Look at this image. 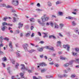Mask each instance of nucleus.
<instances>
[{"mask_svg": "<svg viewBox=\"0 0 79 79\" xmlns=\"http://www.w3.org/2000/svg\"><path fill=\"white\" fill-rule=\"evenodd\" d=\"M20 66H22V67L21 68V70H22V71H25V70L27 71V68H25V65H24V64H21L20 65Z\"/></svg>", "mask_w": 79, "mask_h": 79, "instance_id": "nucleus-2", "label": "nucleus"}, {"mask_svg": "<svg viewBox=\"0 0 79 79\" xmlns=\"http://www.w3.org/2000/svg\"><path fill=\"white\" fill-rule=\"evenodd\" d=\"M47 66V64L44 63H40L39 65L37 66V68H40V66Z\"/></svg>", "mask_w": 79, "mask_h": 79, "instance_id": "nucleus-5", "label": "nucleus"}, {"mask_svg": "<svg viewBox=\"0 0 79 79\" xmlns=\"http://www.w3.org/2000/svg\"><path fill=\"white\" fill-rule=\"evenodd\" d=\"M53 76H48V75H46V77H47V78H50L51 77H53Z\"/></svg>", "mask_w": 79, "mask_h": 79, "instance_id": "nucleus-30", "label": "nucleus"}, {"mask_svg": "<svg viewBox=\"0 0 79 79\" xmlns=\"http://www.w3.org/2000/svg\"><path fill=\"white\" fill-rule=\"evenodd\" d=\"M1 30H2V31H4L5 30V29L7 28V27L6 26H5L4 27H1Z\"/></svg>", "mask_w": 79, "mask_h": 79, "instance_id": "nucleus-9", "label": "nucleus"}, {"mask_svg": "<svg viewBox=\"0 0 79 79\" xmlns=\"http://www.w3.org/2000/svg\"><path fill=\"white\" fill-rule=\"evenodd\" d=\"M4 39L5 40H7V41H8L9 40V38H8L7 37L4 38Z\"/></svg>", "mask_w": 79, "mask_h": 79, "instance_id": "nucleus-36", "label": "nucleus"}, {"mask_svg": "<svg viewBox=\"0 0 79 79\" xmlns=\"http://www.w3.org/2000/svg\"><path fill=\"white\" fill-rule=\"evenodd\" d=\"M48 5L49 6H50L52 5V3L50 2L49 1L48 2Z\"/></svg>", "mask_w": 79, "mask_h": 79, "instance_id": "nucleus-28", "label": "nucleus"}, {"mask_svg": "<svg viewBox=\"0 0 79 79\" xmlns=\"http://www.w3.org/2000/svg\"><path fill=\"white\" fill-rule=\"evenodd\" d=\"M0 53L1 55H3L4 54V53H3V52L1 51H0Z\"/></svg>", "mask_w": 79, "mask_h": 79, "instance_id": "nucleus-51", "label": "nucleus"}, {"mask_svg": "<svg viewBox=\"0 0 79 79\" xmlns=\"http://www.w3.org/2000/svg\"><path fill=\"white\" fill-rule=\"evenodd\" d=\"M38 34L40 36H41V33H40V32H38Z\"/></svg>", "mask_w": 79, "mask_h": 79, "instance_id": "nucleus-58", "label": "nucleus"}, {"mask_svg": "<svg viewBox=\"0 0 79 79\" xmlns=\"http://www.w3.org/2000/svg\"><path fill=\"white\" fill-rule=\"evenodd\" d=\"M68 19H73V18L71 16H69L68 17Z\"/></svg>", "mask_w": 79, "mask_h": 79, "instance_id": "nucleus-53", "label": "nucleus"}, {"mask_svg": "<svg viewBox=\"0 0 79 79\" xmlns=\"http://www.w3.org/2000/svg\"><path fill=\"white\" fill-rule=\"evenodd\" d=\"M76 62L77 63H78L79 64V58L76 59Z\"/></svg>", "mask_w": 79, "mask_h": 79, "instance_id": "nucleus-32", "label": "nucleus"}, {"mask_svg": "<svg viewBox=\"0 0 79 79\" xmlns=\"http://www.w3.org/2000/svg\"><path fill=\"white\" fill-rule=\"evenodd\" d=\"M48 37V36L47 35H44V36H43L44 38H45V37Z\"/></svg>", "mask_w": 79, "mask_h": 79, "instance_id": "nucleus-60", "label": "nucleus"}, {"mask_svg": "<svg viewBox=\"0 0 79 79\" xmlns=\"http://www.w3.org/2000/svg\"><path fill=\"white\" fill-rule=\"evenodd\" d=\"M20 75L21 76L22 78H24V73H20Z\"/></svg>", "mask_w": 79, "mask_h": 79, "instance_id": "nucleus-20", "label": "nucleus"}, {"mask_svg": "<svg viewBox=\"0 0 79 79\" xmlns=\"http://www.w3.org/2000/svg\"><path fill=\"white\" fill-rule=\"evenodd\" d=\"M19 26V28L20 29L21 28V27H23V23H19L18 24Z\"/></svg>", "mask_w": 79, "mask_h": 79, "instance_id": "nucleus-11", "label": "nucleus"}, {"mask_svg": "<svg viewBox=\"0 0 79 79\" xmlns=\"http://www.w3.org/2000/svg\"><path fill=\"white\" fill-rule=\"evenodd\" d=\"M30 34H31V32L29 31L26 34L25 36L26 37H29L30 36Z\"/></svg>", "mask_w": 79, "mask_h": 79, "instance_id": "nucleus-14", "label": "nucleus"}, {"mask_svg": "<svg viewBox=\"0 0 79 79\" xmlns=\"http://www.w3.org/2000/svg\"><path fill=\"white\" fill-rule=\"evenodd\" d=\"M6 8H11V6H6Z\"/></svg>", "mask_w": 79, "mask_h": 79, "instance_id": "nucleus-64", "label": "nucleus"}, {"mask_svg": "<svg viewBox=\"0 0 79 79\" xmlns=\"http://www.w3.org/2000/svg\"><path fill=\"white\" fill-rule=\"evenodd\" d=\"M30 21L31 22H34L35 21V19L34 18H31L30 19Z\"/></svg>", "mask_w": 79, "mask_h": 79, "instance_id": "nucleus-17", "label": "nucleus"}, {"mask_svg": "<svg viewBox=\"0 0 79 79\" xmlns=\"http://www.w3.org/2000/svg\"><path fill=\"white\" fill-rule=\"evenodd\" d=\"M74 60H72L71 61H70L69 62V64H73V62H74Z\"/></svg>", "mask_w": 79, "mask_h": 79, "instance_id": "nucleus-37", "label": "nucleus"}, {"mask_svg": "<svg viewBox=\"0 0 79 79\" xmlns=\"http://www.w3.org/2000/svg\"><path fill=\"white\" fill-rule=\"evenodd\" d=\"M13 22H16V18L15 17H13Z\"/></svg>", "mask_w": 79, "mask_h": 79, "instance_id": "nucleus-45", "label": "nucleus"}, {"mask_svg": "<svg viewBox=\"0 0 79 79\" xmlns=\"http://www.w3.org/2000/svg\"><path fill=\"white\" fill-rule=\"evenodd\" d=\"M38 22V23H39L40 24H41V25H42V26H44V25H45V23H41L40 22V20L39 19H38L37 20Z\"/></svg>", "mask_w": 79, "mask_h": 79, "instance_id": "nucleus-8", "label": "nucleus"}, {"mask_svg": "<svg viewBox=\"0 0 79 79\" xmlns=\"http://www.w3.org/2000/svg\"><path fill=\"white\" fill-rule=\"evenodd\" d=\"M57 43L58 44L57 45V47H58V46H61V42L60 41H58Z\"/></svg>", "mask_w": 79, "mask_h": 79, "instance_id": "nucleus-18", "label": "nucleus"}, {"mask_svg": "<svg viewBox=\"0 0 79 79\" xmlns=\"http://www.w3.org/2000/svg\"><path fill=\"white\" fill-rule=\"evenodd\" d=\"M8 18V17H5L4 18V19H3V21H6V19H7Z\"/></svg>", "mask_w": 79, "mask_h": 79, "instance_id": "nucleus-38", "label": "nucleus"}, {"mask_svg": "<svg viewBox=\"0 0 79 79\" xmlns=\"http://www.w3.org/2000/svg\"><path fill=\"white\" fill-rule=\"evenodd\" d=\"M12 12L13 13H15V12H16V10H11Z\"/></svg>", "mask_w": 79, "mask_h": 79, "instance_id": "nucleus-61", "label": "nucleus"}, {"mask_svg": "<svg viewBox=\"0 0 79 79\" xmlns=\"http://www.w3.org/2000/svg\"><path fill=\"white\" fill-rule=\"evenodd\" d=\"M27 51L29 53H32L33 52H35V50L33 49H31V50H29Z\"/></svg>", "mask_w": 79, "mask_h": 79, "instance_id": "nucleus-10", "label": "nucleus"}, {"mask_svg": "<svg viewBox=\"0 0 79 79\" xmlns=\"http://www.w3.org/2000/svg\"><path fill=\"white\" fill-rule=\"evenodd\" d=\"M49 50H52V51H55V50H54V48H53V47H50Z\"/></svg>", "mask_w": 79, "mask_h": 79, "instance_id": "nucleus-29", "label": "nucleus"}, {"mask_svg": "<svg viewBox=\"0 0 79 79\" xmlns=\"http://www.w3.org/2000/svg\"><path fill=\"white\" fill-rule=\"evenodd\" d=\"M63 47L64 48H67V51H68V52H69V48H70V47L69 46V45L68 44H67L66 45H63Z\"/></svg>", "mask_w": 79, "mask_h": 79, "instance_id": "nucleus-4", "label": "nucleus"}, {"mask_svg": "<svg viewBox=\"0 0 79 79\" xmlns=\"http://www.w3.org/2000/svg\"><path fill=\"white\" fill-rule=\"evenodd\" d=\"M49 24L52 26V27H53V23L52 22H50L49 23Z\"/></svg>", "mask_w": 79, "mask_h": 79, "instance_id": "nucleus-26", "label": "nucleus"}, {"mask_svg": "<svg viewBox=\"0 0 79 79\" xmlns=\"http://www.w3.org/2000/svg\"><path fill=\"white\" fill-rule=\"evenodd\" d=\"M68 66H69V64L68 63L65 64L64 65V67H67Z\"/></svg>", "mask_w": 79, "mask_h": 79, "instance_id": "nucleus-35", "label": "nucleus"}, {"mask_svg": "<svg viewBox=\"0 0 79 79\" xmlns=\"http://www.w3.org/2000/svg\"><path fill=\"white\" fill-rule=\"evenodd\" d=\"M2 60L3 61H7V59H6V57H3L2 59Z\"/></svg>", "mask_w": 79, "mask_h": 79, "instance_id": "nucleus-21", "label": "nucleus"}, {"mask_svg": "<svg viewBox=\"0 0 79 79\" xmlns=\"http://www.w3.org/2000/svg\"><path fill=\"white\" fill-rule=\"evenodd\" d=\"M7 70L9 74H11V71L10 70V67H7Z\"/></svg>", "mask_w": 79, "mask_h": 79, "instance_id": "nucleus-12", "label": "nucleus"}, {"mask_svg": "<svg viewBox=\"0 0 79 79\" xmlns=\"http://www.w3.org/2000/svg\"><path fill=\"white\" fill-rule=\"evenodd\" d=\"M59 3H60L59 1H57L56 2V5H58Z\"/></svg>", "mask_w": 79, "mask_h": 79, "instance_id": "nucleus-56", "label": "nucleus"}, {"mask_svg": "<svg viewBox=\"0 0 79 79\" xmlns=\"http://www.w3.org/2000/svg\"><path fill=\"white\" fill-rule=\"evenodd\" d=\"M16 54L17 56H18V57H20V54L19 53L16 52Z\"/></svg>", "mask_w": 79, "mask_h": 79, "instance_id": "nucleus-42", "label": "nucleus"}, {"mask_svg": "<svg viewBox=\"0 0 79 79\" xmlns=\"http://www.w3.org/2000/svg\"><path fill=\"white\" fill-rule=\"evenodd\" d=\"M50 47L49 46H46L45 47V48L46 49H48V50H49L50 49Z\"/></svg>", "mask_w": 79, "mask_h": 79, "instance_id": "nucleus-50", "label": "nucleus"}, {"mask_svg": "<svg viewBox=\"0 0 79 79\" xmlns=\"http://www.w3.org/2000/svg\"><path fill=\"white\" fill-rule=\"evenodd\" d=\"M68 77V75H66V74H64L63 75V77Z\"/></svg>", "mask_w": 79, "mask_h": 79, "instance_id": "nucleus-49", "label": "nucleus"}, {"mask_svg": "<svg viewBox=\"0 0 79 79\" xmlns=\"http://www.w3.org/2000/svg\"><path fill=\"white\" fill-rule=\"evenodd\" d=\"M72 24L73 26H76V23H75V22L74 21H73L72 22Z\"/></svg>", "mask_w": 79, "mask_h": 79, "instance_id": "nucleus-27", "label": "nucleus"}, {"mask_svg": "<svg viewBox=\"0 0 79 79\" xmlns=\"http://www.w3.org/2000/svg\"><path fill=\"white\" fill-rule=\"evenodd\" d=\"M33 29H34V27L33 26H31V30H33Z\"/></svg>", "mask_w": 79, "mask_h": 79, "instance_id": "nucleus-59", "label": "nucleus"}, {"mask_svg": "<svg viewBox=\"0 0 79 79\" xmlns=\"http://www.w3.org/2000/svg\"><path fill=\"white\" fill-rule=\"evenodd\" d=\"M40 44H44V42L43 41H41L40 42Z\"/></svg>", "mask_w": 79, "mask_h": 79, "instance_id": "nucleus-57", "label": "nucleus"}, {"mask_svg": "<svg viewBox=\"0 0 79 79\" xmlns=\"http://www.w3.org/2000/svg\"><path fill=\"white\" fill-rule=\"evenodd\" d=\"M75 31L76 33H78V31H79V29H78L77 28H76L75 29Z\"/></svg>", "mask_w": 79, "mask_h": 79, "instance_id": "nucleus-41", "label": "nucleus"}, {"mask_svg": "<svg viewBox=\"0 0 79 79\" xmlns=\"http://www.w3.org/2000/svg\"><path fill=\"white\" fill-rule=\"evenodd\" d=\"M12 3L15 6H18V5L19 4V2H18V0H13Z\"/></svg>", "mask_w": 79, "mask_h": 79, "instance_id": "nucleus-3", "label": "nucleus"}, {"mask_svg": "<svg viewBox=\"0 0 79 79\" xmlns=\"http://www.w3.org/2000/svg\"><path fill=\"white\" fill-rule=\"evenodd\" d=\"M20 36L21 37H22L23 36V33H21L20 34Z\"/></svg>", "mask_w": 79, "mask_h": 79, "instance_id": "nucleus-54", "label": "nucleus"}, {"mask_svg": "<svg viewBox=\"0 0 79 79\" xmlns=\"http://www.w3.org/2000/svg\"><path fill=\"white\" fill-rule=\"evenodd\" d=\"M9 46L11 48V52H13V50L12 48V42H9Z\"/></svg>", "mask_w": 79, "mask_h": 79, "instance_id": "nucleus-7", "label": "nucleus"}, {"mask_svg": "<svg viewBox=\"0 0 79 79\" xmlns=\"http://www.w3.org/2000/svg\"><path fill=\"white\" fill-rule=\"evenodd\" d=\"M33 79H42V77H39L38 78H37L36 77L34 76L33 77Z\"/></svg>", "mask_w": 79, "mask_h": 79, "instance_id": "nucleus-16", "label": "nucleus"}, {"mask_svg": "<svg viewBox=\"0 0 79 79\" xmlns=\"http://www.w3.org/2000/svg\"><path fill=\"white\" fill-rule=\"evenodd\" d=\"M55 28L58 29V28H59V26H58L57 24L55 23Z\"/></svg>", "mask_w": 79, "mask_h": 79, "instance_id": "nucleus-24", "label": "nucleus"}, {"mask_svg": "<svg viewBox=\"0 0 79 79\" xmlns=\"http://www.w3.org/2000/svg\"><path fill=\"white\" fill-rule=\"evenodd\" d=\"M60 25L61 29H62V27H63L64 26V24L62 23L60 24Z\"/></svg>", "mask_w": 79, "mask_h": 79, "instance_id": "nucleus-33", "label": "nucleus"}, {"mask_svg": "<svg viewBox=\"0 0 79 79\" xmlns=\"http://www.w3.org/2000/svg\"><path fill=\"white\" fill-rule=\"evenodd\" d=\"M12 79H14L15 78V76H12L11 77Z\"/></svg>", "mask_w": 79, "mask_h": 79, "instance_id": "nucleus-62", "label": "nucleus"}, {"mask_svg": "<svg viewBox=\"0 0 79 79\" xmlns=\"http://www.w3.org/2000/svg\"><path fill=\"white\" fill-rule=\"evenodd\" d=\"M72 54L73 56H76V55H77V53H75L74 52H72Z\"/></svg>", "mask_w": 79, "mask_h": 79, "instance_id": "nucleus-39", "label": "nucleus"}, {"mask_svg": "<svg viewBox=\"0 0 79 79\" xmlns=\"http://www.w3.org/2000/svg\"><path fill=\"white\" fill-rule=\"evenodd\" d=\"M60 59H61L62 60H65V59H66L65 57H62V56H60Z\"/></svg>", "mask_w": 79, "mask_h": 79, "instance_id": "nucleus-44", "label": "nucleus"}, {"mask_svg": "<svg viewBox=\"0 0 79 79\" xmlns=\"http://www.w3.org/2000/svg\"><path fill=\"white\" fill-rule=\"evenodd\" d=\"M34 33H32V34H31V37H32L34 36Z\"/></svg>", "mask_w": 79, "mask_h": 79, "instance_id": "nucleus-55", "label": "nucleus"}, {"mask_svg": "<svg viewBox=\"0 0 79 79\" xmlns=\"http://www.w3.org/2000/svg\"><path fill=\"white\" fill-rule=\"evenodd\" d=\"M16 34H19V30H17L16 31Z\"/></svg>", "mask_w": 79, "mask_h": 79, "instance_id": "nucleus-47", "label": "nucleus"}, {"mask_svg": "<svg viewBox=\"0 0 79 79\" xmlns=\"http://www.w3.org/2000/svg\"><path fill=\"white\" fill-rule=\"evenodd\" d=\"M11 61L12 64H15V60L12 59V60H11Z\"/></svg>", "mask_w": 79, "mask_h": 79, "instance_id": "nucleus-43", "label": "nucleus"}, {"mask_svg": "<svg viewBox=\"0 0 79 79\" xmlns=\"http://www.w3.org/2000/svg\"><path fill=\"white\" fill-rule=\"evenodd\" d=\"M76 77V75L75 74H72L71 75V77H72V78H74Z\"/></svg>", "mask_w": 79, "mask_h": 79, "instance_id": "nucleus-31", "label": "nucleus"}, {"mask_svg": "<svg viewBox=\"0 0 79 79\" xmlns=\"http://www.w3.org/2000/svg\"><path fill=\"white\" fill-rule=\"evenodd\" d=\"M59 36H60V37H63V35H61V34L60 33L59 34Z\"/></svg>", "mask_w": 79, "mask_h": 79, "instance_id": "nucleus-63", "label": "nucleus"}, {"mask_svg": "<svg viewBox=\"0 0 79 79\" xmlns=\"http://www.w3.org/2000/svg\"><path fill=\"white\" fill-rule=\"evenodd\" d=\"M29 45H28L27 44H25L23 45V47L25 51H27V47Z\"/></svg>", "mask_w": 79, "mask_h": 79, "instance_id": "nucleus-6", "label": "nucleus"}, {"mask_svg": "<svg viewBox=\"0 0 79 79\" xmlns=\"http://www.w3.org/2000/svg\"><path fill=\"white\" fill-rule=\"evenodd\" d=\"M37 50L39 52H42L43 50V49L42 48H37Z\"/></svg>", "mask_w": 79, "mask_h": 79, "instance_id": "nucleus-23", "label": "nucleus"}, {"mask_svg": "<svg viewBox=\"0 0 79 79\" xmlns=\"http://www.w3.org/2000/svg\"><path fill=\"white\" fill-rule=\"evenodd\" d=\"M47 16V14H44L43 16L42 17L41 19L43 22H45V21H48L50 19V18L49 17H46Z\"/></svg>", "mask_w": 79, "mask_h": 79, "instance_id": "nucleus-1", "label": "nucleus"}, {"mask_svg": "<svg viewBox=\"0 0 79 79\" xmlns=\"http://www.w3.org/2000/svg\"><path fill=\"white\" fill-rule=\"evenodd\" d=\"M19 66V64L18 63H16V64L15 65V68L16 69H18Z\"/></svg>", "mask_w": 79, "mask_h": 79, "instance_id": "nucleus-15", "label": "nucleus"}, {"mask_svg": "<svg viewBox=\"0 0 79 79\" xmlns=\"http://www.w3.org/2000/svg\"><path fill=\"white\" fill-rule=\"evenodd\" d=\"M55 66L57 67H59V64H55Z\"/></svg>", "mask_w": 79, "mask_h": 79, "instance_id": "nucleus-48", "label": "nucleus"}, {"mask_svg": "<svg viewBox=\"0 0 79 79\" xmlns=\"http://www.w3.org/2000/svg\"><path fill=\"white\" fill-rule=\"evenodd\" d=\"M59 15H60V16H63V12H59Z\"/></svg>", "mask_w": 79, "mask_h": 79, "instance_id": "nucleus-40", "label": "nucleus"}, {"mask_svg": "<svg viewBox=\"0 0 79 79\" xmlns=\"http://www.w3.org/2000/svg\"><path fill=\"white\" fill-rule=\"evenodd\" d=\"M75 51L76 52H79V49L77 48H75Z\"/></svg>", "mask_w": 79, "mask_h": 79, "instance_id": "nucleus-34", "label": "nucleus"}, {"mask_svg": "<svg viewBox=\"0 0 79 79\" xmlns=\"http://www.w3.org/2000/svg\"><path fill=\"white\" fill-rule=\"evenodd\" d=\"M2 25L3 26H5L6 25H7V26H8V23L5 22H4L2 23Z\"/></svg>", "mask_w": 79, "mask_h": 79, "instance_id": "nucleus-22", "label": "nucleus"}, {"mask_svg": "<svg viewBox=\"0 0 79 79\" xmlns=\"http://www.w3.org/2000/svg\"><path fill=\"white\" fill-rule=\"evenodd\" d=\"M27 70V72L29 73H32V71L31 70H30V69H28V70Z\"/></svg>", "mask_w": 79, "mask_h": 79, "instance_id": "nucleus-46", "label": "nucleus"}, {"mask_svg": "<svg viewBox=\"0 0 79 79\" xmlns=\"http://www.w3.org/2000/svg\"><path fill=\"white\" fill-rule=\"evenodd\" d=\"M49 39H51L52 38H53V39H56V37L53 35H51L49 36Z\"/></svg>", "mask_w": 79, "mask_h": 79, "instance_id": "nucleus-13", "label": "nucleus"}, {"mask_svg": "<svg viewBox=\"0 0 79 79\" xmlns=\"http://www.w3.org/2000/svg\"><path fill=\"white\" fill-rule=\"evenodd\" d=\"M63 77V76H62L61 74H59L58 75V77L59 78H62Z\"/></svg>", "mask_w": 79, "mask_h": 79, "instance_id": "nucleus-25", "label": "nucleus"}, {"mask_svg": "<svg viewBox=\"0 0 79 79\" xmlns=\"http://www.w3.org/2000/svg\"><path fill=\"white\" fill-rule=\"evenodd\" d=\"M47 71V70L45 69H43L41 70V73H44V72H45Z\"/></svg>", "mask_w": 79, "mask_h": 79, "instance_id": "nucleus-19", "label": "nucleus"}, {"mask_svg": "<svg viewBox=\"0 0 79 79\" xmlns=\"http://www.w3.org/2000/svg\"><path fill=\"white\" fill-rule=\"evenodd\" d=\"M7 26H13V24L10 23H7Z\"/></svg>", "mask_w": 79, "mask_h": 79, "instance_id": "nucleus-52", "label": "nucleus"}]
</instances>
